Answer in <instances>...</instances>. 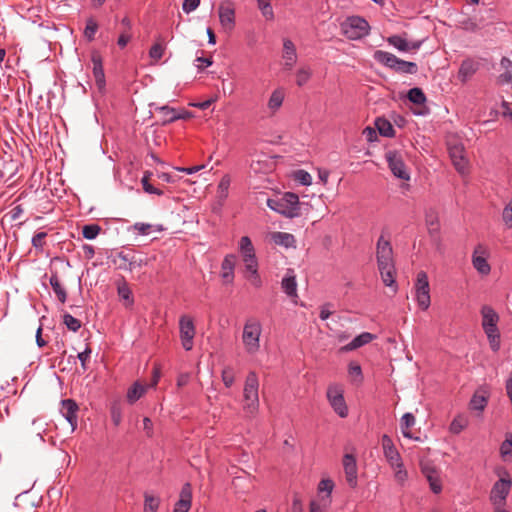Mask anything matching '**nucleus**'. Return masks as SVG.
<instances>
[{"label":"nucleus","mask_w":512,"mask_h":512,"mask_svg":"<svg viewBox=\"0 0 512 512\" xmlns=\"http://www.w3.org/2000/svg\"><path fill=\"white\" fill-rule=\"evenodd\" d=\"M312 72L308 66L299 68L296 72V83L298 86L305 85L311 78Z\"/></svg>","instance_id":"45"},{"label":"nucleus","mask_w":512,"mask_h":512,"mask_svg":"<svg viewBox=\"0 0 512 512\" xmlns=\"http://www.w3.org/2000/svg\"><path fill=\"white\" fill-rule=\"evenodd\" d=\"M152 225L148 223L137 222L133 225V229L141 235H148L151 231Z\"/></svg>","instance_id":"62"},{"label":"nucleus","mask_w":512,"mask_h":512,"mask_svg":"<svg viewBox=\"0 0 512 512\" xmlns=\"http://www.w3.org/2000/svg\"><path fill=\"white\" fill-rule=\"evenodd\" d=\"M200 1L201 0H184L182 4L183 11L187 14L191 13L198 8Z\"/></svg>","instance_id":"60"},{"label":"nucleus","mask_w":512,"mask_h":512,"mask_svg":"<svg viewBox=\"0 0 512 512\" xmlns=\"http://www.w3.org/2000/svg\"><path fill=\"white\" fill-rule=\"evenodd\" d=\"M243 411L247 417H254L259 411V379L255 371H250L244 382Z\"/></svg>","instance_id":"2"},{"label":"nucleus","mask_w":512,"mask_h":512,"mask_svg":"<svg viewBox=\"0 0 512 512\" xmlns=\"http://www.w3.org/2000/svg\"><path fill=\"white\" fill-rule=\"evenodd\" d=\"M271 239L276 245L284 246L286 248L295 246V237L287 232H273Z\"/></svg>","instance_id":"30"},{"label":"nucleus","mask_w":512,"mask_h":512,"mask_svg":"<svg viewBox=\"0 0 512 512\" xmlns=\"http://www.w3.org/2000/svg\"><path fill=\"white\" fill-rule=\"evenodd\" d=\"M425 222L430 236L433 238H438L440 232V223L437 212L433 209L428 210L425 214Z\"/></svg>","instance_id":"24"},{"label":"nucleus","mask_w":512,"mask_h":512,"mask_svg":"<svg viewBox=\"0 0 512 512\" xmlns=\"http://www.w3.org/2000/svg\"><path fill=\"white\" fill-rule=\"evenodd\" d=\"M258 8L261 11L263 17L266 20H272L274 18L273 8L271 6V0H257Z\"/></svg>","instance_id":"44"},{"label":"nucleus","mask_w":512,"mask_h":512,"mask_svg":"<svg viewBox=\"0 0 512 512\" xmlns=\"http://www.w3.org/2000/svg\"><path fill=\"white\" fill-rule=\"evenodd\" d=\"M267 206L287 218H296L301 215L299 197L292 192H286L281 197L269 198Z\"/></svg>","instance_id":"3"},{"label":"nucleus","mask_w":512,"mask_h":512,"mask_svg":"<svg viewBox=\"0 0 512 512\" xmlns=\"http://www.w3.org/2000/svg\"><path fill=\"white\" fill-rule=\"evenodd\" d=\"M63 323L66 325V327L73 331L77 332L81 328V322L77 318L73 317L69 313H65L63 315Z\"/></svg>","instance_id":"51"},{"label":"nucleus","mask_w":512,"mask_h":512,"mask_svg":"<svg viewBox=\"0 0 512 512\" xmlns=\"http://www.w3.org/2000/svg\"><path fill=\"white\" fill-rule=\"evenodd\" d=\"M449 155L456 170L460 173H464L467 169L468 161L464 155L463 145L457 144L450 146Z\"/></svg>","instance_id":"17"},{"label":"nucleus","mask_w":512,"mask_h":512,"mask_svg":"<svg viewBox=\"0 0 512 512\" xmlns=\"http://www.w3.org/2000/svg\"><path fill=\"white\" fill-rule=\"evenodd\" d=\"M78 405L73 399H64L61 401V409L60 412L64 416V418L71 425L72 430H75L77 427V412Z\"/></svg>","instance_id":"16"},{"label":"nucleus","mask_w":512,"mask_h":512,"mask_svg":"<svg viewBox=\"0 0 512 512\" xmlns=\"http://www.w3.org/2000/svg\"><path fill=\"white\" fill-rule=\"evenodd\" d=\"M476 252H474L472 257V263L474 268L482 275L489 274L491 268L489 263L487 262L486 258L483 256L476 255Z\"/></svg>","instance_id":"37"},{"label":"nucleus","mask_w":512,"mask_h":512,"mask_svg":"<svg viewBox=\"0 0 512 512\" xmlns=\"http://www.w3.org/2000/svg\"><path fill=\"white\" fill-rule=\"evenodd\" d=\"M281 287L283 291L289 297H297V282L296 276L294 275L293 270H288L287 274L283 277L281 281Z\"/></svg>","instance_id":"25"},{"label":"nucleus","mask_w":512,"mask_h":512,"mask_svg":"<svg viewBox=\"0 0 512 512\" xmlns=\"http://www.w3.org/2000/svg\"><path fill=\"white\" fill-rule=\"evenodd\" d=\"M101 231V227L98 224L85 225L82 229V235L85 239H95Z\"/></svg>","instance_id":"47"},{"label":"nucleus","mask_w":512,"mask_h":512,"mask_svg":"<svg viewBox=\"0 0 512 512\" xmlns=\"http://www.w3.org/2000/svg\"><path fill=\"white\" fill-rule=\"evenodd\" d=\"M346 481L351 488L357 486L358 468L356 457L353 454H345L342 460Z\"/></svg>","instance_id":"13"},{"label":"nucleus","mask_w":512,"mask_h":512,"mask_svg":"<svg viewBox=\"0 0 512 512\" xmlns=\"http://www.w3.org/2000/svg\"><path fill=\"white\" fill-rule=\"evenodd\" d=\"M231 184V178L228 174L224 175L217 187V197L220 201H224L228 197V190Z\"/></svg>","instance_id":"39"},{"label":"nucleus","mask_w":512,"mask_h":512,"mask_svg":"<svg viewBox=\"0 0 512 512\" xmlns=\"http://www.w3.org/2000/svg\"><path fill=\"white\" fill-rule=\"evenodd\" d=\"M284 69L291 70L297 61V52L294 43L290 39L283 40Z\"/></svg>","instance_id":"22"},{"label":"nucleus","mask_w":512,"mask_h":512,"mask_svg":"<svg viewBox=\"0 0 512 512\" xmlns=\"http://www.w3.org/2000/svg\"><path fill=\"white\" fill-rule=\"evenodd\" d=\"M219 19L223 27L232 29L235 24V11L230 7L220 6Z\"/></svg>","instance_id":"29"},{"label":"nucleus","mask_w":512,"mask_h":512,"mask_svg":"<svg viewBox=\"0 0 512 512\" xmlns=\"http://www.w3.org/2000/svg\"><path fill=\"white\" fill-rule=\"evenodd\" d=\"M512 454V433H506L505 440L500 445V455L502 458Z\"/></svg>","instance_id":"50"},{"label":"nucleus","mask_w":512,"mask_h":512,"mask_svg":"<svg viewBox=\"0 0 512 512\" xmlns=\"http://www.w3.org/2000/svg\"><path fill=\"white\" fill-rule=\"evenodd\" d=\"M196 67L198 70H203V67H209L212 65L213 61L211 57H197L195 59Z\"/></svg>","instance_id":"64"},{"label":"nucleus","mask_w":512,"mask_h":512,"mask_svg":"<svg viewBox=\"0 0 512 512\" xmlns=\"http://www.w3.org/2000/svg\"><path fill=\"white\" fill-rule=\"evenodd\" d=\"M490 398V389L488 386H480L475 393L473 394L469 407L473 411H477L479 413L483 412L488 404V400Z\"/></svg>","instance_id":"14"},{"label":"nucleus","mask_w":512,"mask_h":512,"mask_svg":"<svg viewBox=\"0 0 512 512\" xmlns=\"http://www.w3.org/2000/svg\"><path fill=\"white\" fill-rule=\"evenodd\" d=\"M415 298L420 309L425 311L429 308L431 304L430 287L427 273L424 271H420L417 274L415 283Z\"/></svg>","instance_id":"9"},{"label":"nucleus","mask_w":512,"mask_h":512,"mask_svg":"<svg viewBox=\"0 0 512 512\" xmlns=\"http://www.w3.org/2000/svg\"><path fill=\"white\" fill-rule=\"evenodd\" d=\"M387 42L401 52L415 51L422 45V41L408 42L407 39L401 35H391L387 38Z\"/></svg>","instance_id":"19"},{"label":"nucleus","mask_w":512,"mask_h":512,"mask_svg":"<svg viewBox=\"0 0 512 512\" xmlns=\"http://www.w3.org/2000/svg\"><path fill=\"white\" fill-rule=\"evenodd\" d=\"M344 391L340 385L332 384L327 388V399L334 412L341 418L348 416V407L344 399Z\"/></svg>","instance_id":"8"},{"label":"nucleus","mask_w":512,"mask_h":512,"mask_svg":"<svg viewBox=\"0 0 512 512\" xmlns=\"http://www.w3.org/2000/svg\"><path fill=\"white\" fill-rule=\"evenodd\" d=\"M478 69L479 63L471 58H467L462 61L457 77L462 83H466Z\"/></svg>","instance_id":"21"},{"label":"nucleus","mask_w":512,"mask_h":512,"mask_svg":"<svg viewBox=\"0 0 512 512\" xmlns=\"http://www.w3.org/2000/svg\"><path fill=\"white\" fill-rule=\"evenodd\" d=\"M91 62L93 64L92 72L95 79V83L100 91L105 89L106 80L103 69V59L98 51H92Z\"/></svg>","instance_id":"15"},{"label":"nucleus","mask_w":512,"mask_h":512,"mask_svg":"<svg viewBox=\"0 0 512 512\" xmlns=\"http://www.w3.org/2000/svg\"><path fill=\"white\" fill-rule=\"evenodd\" d=\"M223 384L230 388L235 382V370L232 366H225L221 373Z\"/></svg>","instance_id":"43"},{"label":"nucleus","mask_w":512,"mask_h":512,"mask_svg":"<svg viewBox=\"0 0 512 512\" xmlns=\"http://www.w3.org/2000/svg\"><path fill=\"white\" fill-rule=\"evenodd\" d=\"M423 473L426 476L430 489L433 491V493L439 494L442 491V483L438 472L433 468L425 467L423 468Z\"/></svg>","instance_id":"28"},{"label":"nucleus","mask_w":512,"mask_h":512,"mask_svg":"<svg viewBox=\"0 0 512 512\" xmlns=\"http://www.w3.org/2000/svg\"><path fill=\"white\" fill-rule=\"evenodd\" d=\"M376 258L378 269L386 286L395 284V265L393 258V249L389 240H385L380 236L376 246Z\"/></svg>","instance_id":"1"},{"label":"nucleus","mask_w":512,"mask_h":512,"mask_svg":"<svg viewBox=\"0 0 512 512\" xmlns=\"http://www.w3.org/2000/svg\"><path fill=\"white\" fill-rule=\"evenodd\" d=\"M491 350L493 352H498L501 347V340H500V331L498 329V325H492V326H486V328H483Z\"/></svg>","instance_id":"26"},{"label":"nucleus","mask_w":512,"mask_h":512,"mask_svg":"<svg viewBox=\"0 0 512 512\" xmlns=\"http://www.w3.org/2000/svg\"><path fill=\"white\" fill-rule=\"evenodd\" d=\"M195 334L196 328L192 317L188 315H182L179 319V335L184 350H192Z\"/></svg>","instance_id":"10"},{"label":"nucleus","mask_w":512,"mask_h":512,"mask_svg":"<svg viewBox=\"0 0 512 512\" xmlns=\"http://www.w3.org/2000/svg\"><path fill=\"white\" fill-rule=\"evenodd\" d=\"M407 97L410 102L416 105H424L427 98L421 88L414 87L408 91Z\"/></svg>","instance_id":"40"},{"label":"nucleus","mask_w":512,"mask_h":512,"mask_svg":"<svg viewBox=\"0 0 512 512\" xmlns=\"http://www.w3.org/2000/svg\"><path fill=\"white\" fill-rule=\"evenodd\" d=\"M164 51H165V46L162 43H155L154 45L151 46V48L149 50V56H150V58L158 61L163 57Z\"/></svg>","instance_id":"56"},{"label":"nucleus","mask_w":512,"mask_h":512,"mask_svg":"<svg viewBox=\"0 0 512 512\" xmlns=\"http://www.w3.org/2000/svg\"><path fill=\"white\" fill-rule=\"evenodd\" d=\"M415 424V417L412 413H405L401 418V431L405 438L412 439L410 428Z\"/></svg>","instance_id":"36"},{"label":"nucleus","mask_w":512,"mask_h":512,"mask_svg":"<svg viewBox=\"0 0 512 512\" xmlns=\"http://www.w3.org/2000/svg\"><path fill=\"white\" fill-rule=\"evenodd\" d=\"M373 58L379 64L401 74H416L418 66L415 62L405 61L390 52L376 50Z\"/></svg>","instance_id":"4"},{"label":"nucleus","mask_w":512,"mask_h":512,"mask_svg":"<svg viewBox=\"0 0 512 512\" xmlns=\"http://www.w3.org/2000/svg\"><path fill=\"white\" fill-rule=\"evenodd\" d=\"M467 425V419L462 415H458L451 422L449 430L453 434H459L467 427Z\"/></svg>","instance_id":"42"},{"label":"nucleus","mask_w":512,"mask_h":512,"mask_svg":"<svg viewBox=\"0 0 512 512\" xmlns=\"http://www.w3.org/2000/svg\"><path fill=\"white\" fill-rule=\"evenodd\" d=\"M261 333L262 325L259 320L255 318L246 320L243 327L242 342L248 354L254 355L259 351Z\"/></svg>","instance_id":"6"},{"label":"nucleus","mask_w":512,"mask_h":512,"mask_svg":"<svg viewBox=\"0 0 512 512\" xmlns=\"http://www.w3.org/2000/svg\"><path fill=\"white\" fill-rule=\"evenodd\" d=\"M156 110L159 111V113L162 115V124L163 125L172 123L173 121L169 120L170 116L177 114V110L175 108L169 107L167 105L157 107Z\"/></svg>","instance_id":"52"},{"label":"nucleus","mask_w":512,"mask_h":512,"mask_svg":"<svg viewBox=\"0 0 512 512\" xmlns=\"http://www.w3.org/2000/svg\"><path fill=\"white\" fill-rule=\"evenodd\" d=\"M382 447L386 460L391 465L392 468H403L402 458L396 449L392 439L384 434L382 436Z\"/></svg>","instance_id":"12"},{"label":"nucleus","mask_w":512,"mask_h":512,"mask_svg":"<svg viewBox=\"0 0 512 512\" xmlns=\"http://www.w3.org/2000/svg\"><path fill=\"white\" fill-rule=\"evenodd\" d=\"M160 499L149 494H145L144 512H157Z\"/></svg>","instance_id":"46"},{"label":"nucleus","mask_w":512,"mask_h":512,"mask_svg":"<svg viewBox=\"0 0 512 512\" xmlns=\"http://www.w3.org/2000/svg\"><path fill=\"white\" fill-rule=\"evenodd\" d=\"M236 264V255L227 254L221 263V278L224 283L230 284L234 281V269Z\"/></svg>","instance_id":"20"},{"label":"nucleus","mask_w":512,"mask_h":512,"mask_svg":"<svg viewBox=\"0 0 512 512\" xmlns=\"http://www.w3.org/2000/svg\"><path fill=\"white\" fill-rule=\"evenodd\" d=\"M98 30V24L93 18H89L86 22L84 29V36L88 41H92L95 38V34Z\"/></svg>","instance_id":"49"},{"label":"nucleus","mask_w":512,"mask_h":512,"mask_svg":"<svg viewBox=\"0 0 512 512\" xmlns=\"http://www.w3.org/2000/svg\"><path fill=\"white\" fill-rule=\"evenodd\" d=\"M385 159L388 163V167L393 175L402 180H409L410 175L407 171L406 165L403 161V157L397 150H388L385 153Z\"/></svg>","instance_id":"11"},{"label":"nucleus","mask_w":512,"mask_h":512,"mask_svg":"<svg viewBox=\"0 0 512 512\" xmlns=\"http://www.w3.org/2000/svg\"><path fill=\"white\" fill-rule=\"evenodd\" d=\"M147 387L140 384L139 382H135L127 392V401L130 404L135 403L139 400L146 392Z\"/></svg>","instance_id":"35"},{"label":"nucleus","mask_w":512,"mask_h":512,"mask_svg":"<svg viewBox=\"0 0 512 512\" xmlns=\"http://www.w3.org/2000/svg\"><path fill=\"white\" fill-rule=\"evenodd\" d=\"M348 372L350 376L357 377L359 378V381H362V369L359 364L355 362H350Z\"/></svg>","instance_id":"61"},{"label":"nucleus","mask_w":512,"mask_h":512,"mask_svg":"<svg viewBox=\"0 0 512 512\" xmlns=\"http://www.w3.org/2000/svg\"><path fill=\"white\" fill-rule=\"evenodd\" d=\"M333 488H334V483L331 479H322L318 485V492L319 493L326 492V495L324 497H327L328 499L331 500V493L333 491Z\"/></svg>","instance_id":"53"},{"label":"nucleus","mask_w":512,"mask_h":512,"mask_svg":"<svg viewBox=\"0 0 512 512\" xmlns=\"http://www.w3.org/2000/svg\"><path fill=\"white\" fill-rule=\"evenodd\" d=\"M502 219L508 229L512 228V202H509L502 212Z\"/></svg>","instance_id":"58"},{"label":"nucleus","mask_w":512,"mask_h":512,"mask_svg":"<svg viewBox=\"0 0 512 512\" xmlns=\"http://www.w3.org/2000/svg\"><path fill=\"white\" fill-rule=\"evenodd\" d=\"M245 278L251 283L255 288H260L262 286V279L258 272V269H254L246 272Z\"/></svg>","instance_id":"55"},{"label":"nucleus","mask_w":512,"mask_h":512,"mask_svg":"<svg viewBox=\"0 0 512 512\" xmlns=\"http://www.w3.org/2000/svg\"><path fill=\"white\" fill-rule=\"evenodd\" d=\"M91 355V349L89 347H86V349L78 354V359L81 362V366L83 370L85 371L87 369L86 362L90 359Z\"/></svg>","instance_id":"63"},{"label":"nucleus","mask_w":512,"mask_h":512,"mask_svg":"<svg viewBox=\"0 0 512 512\" xmlns=\"http://www.w3.org/2000/svg\"><path fill=\"white\" fill-rule=\"evenodd\" d=\"M239 253L241 258L255 252V248L252 244L251 239L248 236H242L238 243Z\"/></svg>","instance_id":"41"},{"label":"nucleus","mask_w":512,"mask_h":512,"mask_svg":"<svg viewBox=\"0 0 512 512\" xmlns=\"http://www.w3.org/2000/svg\"><path fill=\"white\" fill-rule=\"evenodd\" d=\"M500 65L504 72L498 76V83L501 85L512 84V61L507 57H503Z\"/></svg>","instance_id":"31"},{"label":"nucleus","mask_w":512,"mask_h":512,"mask_svg":"<svg viewBox=\"0 0 512 512\" xmlns=\"http://www.w3.org/2000/svg\"><path fill=\"white\" fill-rule=\"evenodd\" d=\"M117 259L119 260L118 269L124 271H132L135 269V256L130 255L128 253L119 252L117 254Z\"/></svg>","instance_id":"34"},{"label":"nucleus","mask_w":512,"mask_h":512,"mask_svg":"<svg viewBox=\"0 0 512 512\" xmlns=\"http://www.w3.org/2000/svg\"><path fill=\"white\" fill-rule=\"evenodd\" d=\"M342 34L349 40H360L370 34V24L358 15L348 16L340 24Z\"/></svg>","instance_id":"5"},{"label":"nucleus","mask_w":512,"mask_h":512,"mask_svg":"<svg viewBox=\"0 0 512 512\" xmlns=\"http://www.w3.org/2000/svg\"><path fill=\"white\" fill-rule=\"evenodd\" d=\"M295 180H297L302 185L308 186L312 183L311 175L305 170H298L295 172Z\"/></svg>","instance_id":"57"},{"label":"nucleus","mask_w":512,"mask_h":512,"mask_svg":"<svg viewBox=\"0 0 512 512\" xmlns=\"http://www.w3.org/2000/svg\"><path fill=\"white\" fill-rule=\"evenodd\" d=\"M376 336L369 332H363L360 335L356 336L350 343L340 348L341 352H349L355 349H358L372 340H374Z\"/></svg>","instance_id":"23"},{"label":"nucleus","mask_w":512,"mask_h":512,"mask_svg":"<svg viewBox=\"0 0 512 512\" xmlns=\"http://www.w3.org/2000/svg\"><path fill=\"white\" fill-rule=\"evenodd\" d=\"M512 488V479L509 473L504 470L503 476L497 480L490 491L489 500L491 504L506 503L507 497Z\"/></svg>","instance_id":"7"},{"label":"nucleus","mask_w":512,"mask_h":512,"mask_svg":"<svg viewBox=\"0 0 512 512\" xmlns=\"http://www.w3.org/2000/svg\"><path fill=\"white\" fill-rule=\"evenodd\" d=\"M49 282H50V285H51L53 291L55 292L58 300L61 303H65L66 299H67V293H66L65 288L62 286L57 273H53L50 276Z\"/></svg>","instance_id":"32"},{"label":"nucleus","mask_w":512,"mask_h":512,"mask_svg":"<svg viewBox=\"0 0 512 512\" xmlns=\"http://www.w3.org/2000/svg\"><path fill=\"white\" fill-rule=\"evenodd\" d=\"M331 504V500L327 497H320L319 501H311L310 512H323L328 509Z\"/></svg>","instance_id":"48"},{"label":"nucleus","mask_w":512,"mask_h":512,"mask_svg":"<svg viewBox=\"0 0 512 512\" xmlns=\"http://www.w3.org/2000/svg\"><path fill=\"white\" fill-rule=\"evenodd\" d=\"M192 503V487L185 483L180 491L179 500L175 503L173 512H188Z\"/></svg>","instance_id":"18"},{"label":"nucleus","mask_w":512,"mask_h":512,"mask_svg":"<svg viewBox=\"0 0 512 512\" xmlns=\"http://www.w3.org/2000/svg\"><path fill=\"white\" fill-rule=\"evenodd\" d=\"M46 232H38L32 238V246L38 250H42L44 247V239L46 238Z\"/></svg>","instance_id":"59"},{"label":"nucleus","mask_w":512,"mask_h":512,"mask_svg":"<svg viewBox=\"0 0 512 512\" xmlns=\"http://www.w3.org/2000/svg\"><path fill=\"white\" fill-rule=\"evenodd\" d=\"M284 101V93L280 89H276L270 95L268 101V108L274 113L276 112L283 104Z\"/></svg>","instance_id":"38"},{"label":"nucleus","mask_w":512,"mask_h":512,"mask_svg":"<svg viewBox=\"0 0 512 512\" xmlns=\"http://www.w3.org/2000/svg\"><path fill=\"white\" fill-rule=\"evenodd\" d=\"M375 126L381 136L393 137L395 135V129L389 120L379 117L375 120Z\"/></svg>","instance_id":"33"},{"label":"nucleus","mask_w":512,"mask_h":512,"mask_svg":"<svg viewBox=\"0 0 512 512\" xmlns=\"http://www.w3.org/2000/svg\"><path fill=\"white\" fill-rule=\"evenodd\" d=\"M117 291L121 299L126 300L129 305L133 304L134 300L132 297V292L126 283L119 285Z\"/></svg>","instance_id":"54"},{"label":"nucleus","mask_w":512,"mask_h":512,"mask_svg":"<svg viewBox=\"0 0 512 512\" xmlns=\"http://www.w3.org/2000/svg\"><path fill=\"white\" fill-rule=\"evenodd\" d=\"M480 312L482 316V328H486V326L498 325L500 319L499 315L491 306H482Z\"/></svg>","instance_id":"27"}]
</instances>
